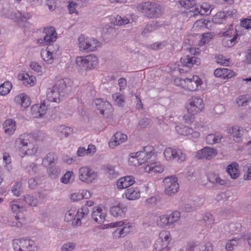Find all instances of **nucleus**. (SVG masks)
<instances>
[{
  "label": "nucleus",
  "instance_id": "obj_14",
  "mask_svg": "<svg viewBox=\"0 0 251 251\" xmlns=\"http://www.w3.org/2000/svg\"><path fill=\"white\" fill-rule=\"evenodd\" d=\"M43 32L45 34L44 37V41L46 44L55 41L57 38V33L53 27L50 26L45 28Z\"/></svg>",
  "mask_w": 251,
  "mask_h": 251
},
{
  "label": "nucleus",
  "instance_id": "obj_10",
  "mask_svg": "<svg viewBox=\"0 0 251 251\" xmlns=\"http://www.w3.org/2000/svg\"><path fill=\"white\" fill-rule=\"evenodd\" d=\"M189 101V103L186 106V109L188 112L197 114L201 111L203 108L202 99L198 96H194Z\"/></svg>",
  "mask_w": 251,
  "mask_h": 251
},
{
  "label": "nucleus",
  "instance_id": "obj_35",
  "mask_svg": "<svg viewBox=\"0 0 251 251\" xmlns=\"http://www.w3.org/2000/svg\"><path fill=\"white\" fill-rule=\"evenodd\" d=\"M176 130L178 134L183 136L191 135L193 132V129L192 128L184 125L176 126Z\"/></svg>",
  "mask_w": 251,
  "mask_h": 251
},
{
  "label": "nucleus",
  "instance_id": "obj_18",
  "mask_svg": "<svg viewBox=\"0 0 251 251\" xmlns=\"http://www.w3.org/2000/svg\"><path fill=\"white\" fill-rule=\"evenodd\" d=\"M18 79L23 81L24 85L26 87L33 86L36 81V78L35 76L29 75L28 74H19Z\"/></svg>",
  "mask_w": 251,
  "mask_h": 251
},
{
  "label": "nucleus",
  "instance_id": "obj_43",
  "mask_svg": "<svg viewBox=\"0 0 251 251\" xmlns=\"http://www.w3.org/2000/svg\"><path fill=\"white\" fill-rule=\"evenodd\" d=\"M75 63L77 67L80 70H84L87 71L86 69V56H78L75 59Z\"/></svg>",
  "mask_w": 251,
  "mask_h": 251
},
{
  "label": "nucleus",
  "instance_id": "obj_12",
  "mask_svg": "<svg viewBox=\"0 0 251 251\" xmlns=\"http://www.w3.org/2000/svg\"><path fill=\"white\" fill-rule=\"evenodd\" d=\"M181 84L184 82L186 84L187 89L193 91L197 90L199 86L201 84V80L198 75L193 76L191 78H186L180 80Z\"/></svg>",
  "mask_w": 251,
  "mask_h": 251
},
{
  "label": "nucleus",
  "instance_id": "obj_37",
  "mask_svg": "<svg viewBox=\"0 0 251 251\" xmlns=\"http://www.w3.org/2000/svg\"><path fill=\"white\" fill-rule=\"evenodd\" d=\"M48 46L47 50H49V52L51 53L55 58L61 53V51L59 50V46L57 44H48Z\"/></svg>",
  "mask_w": 251,
  "mask_h": 251
},
{
  "label": "nucleus",
  "instance_id": "obj_5",
  "mask_svg": "<svg viewBox=\"0 0 251 251\" xmlns=\"http://www.w3.org/2000/svg\"><path fill=\"white\" fill-rule=\"evenodd\" d=\"M78 46L80 50L88 52L96 50L99 46V42L93 38L85 37L81 34L78 37Z\"/></svg>",
  "mask_w": 251,
  "mask_h": 251
},
{
  "label": "nucleus",
  "instance_id": "obj_27",
  "mask_svg": "<svg viewBox=\"0 0 251 251\" xmlns=\"http://www.w3.org/2000/svg\"><path fill=\"white\" fill-rule=\"evenodd\" d=\"M125 196L129 200H134L140 198V192L137 188L131 187L126 190Z\"/></svg>",
  "mask_w": 251,
  "mask_h": 251
},
{
  "label": "nucleus",
  "instance_id": "obj_1",
  "mask_svg": "<svg viewBox=\"0 0 251 251\" xmlns=\"http://www.w3.org/2000/svg\"><path fill=\"white\" fill-rule=\"evenodd\" d=\"M33 138L30 134L21 135L15 141V147L21 156L32 155L36 153L38 148L33 143Z\"/></svg>",
  "mask_w": 251,
  "mask_h": 251
},
{
  "label": "nucleus",
  "instance_id": "obj_49",
  "mask_svg": "<svg viewBox=\"0 0 251 251\" xmlns=\"http://www.w3.org/2000/svg\"><path fill=\"white\" fill-rule=\"evenodd\" d=\"M179 3L182 6L185 8H192V10H194V6L196 5V3L194 0H180Z\"/></svg>",
  "mask_w": 251,
  "mask_h": 251
},
{
  "label": "nucleus",
  "instance_id": "obj_45",
  "mask_svg": "<svg viewBox=\"0 0 251 251\" xmlns=\"http://www.w3.org/2000/svg\"><path fill=\"white\" fill-rule=\"evenodd\" d=\"M170 226L178 221L180 217V213L177 211L173 212L170 215H168Z\"/></svg>",
  "mask_w": 251,
  "mask_h": 251
},
{
  "label": "nucleus",
  "instance_id": "obj_16",
  "mask_svg": "<svg viewBox=\"0 0 251 251\" xmlns=\"http://www.w3.org/2000/svg\"><path fill=\"white\" fill-rule=\"evenodd\" d=\"M135 183L133 176H127L118 179L117 182V187L119 189L126 188Z\"/></svg>",
  "mask_w": 251,
  "mask_h": 251
},
{
  "label": "nucleus",
  "instance_id": "obj_55",
  "mask_svg": "<svg viewBox=\"0 0 251 251\" xmlns=\"http://www.w3.org/2000/svg\"><path fill=\"white\" fill-rule=\"evenodd\" d=\"M11 209L13 212H20L25 210V207L23 205L17 203V201H13L11 202Z\"/></svg>",
  "mask_w": 251,
  "mask_h": 251
},
{
  "label": "nucleus",
  "instance_id": "obj_3",
  "mask_svg": "<svg viewBox=\"0 0 251 251\" xmlns=\"http://www.w3.org/2000/svg\"><path fill=\"white\" fill-rule=\"evenodd\" d=\"M75 210L71 209L65 214V220L66 222L72 221V224L74 226H79L81 225V220L85 218L89 213V210L86 206H82L77 210L75 217Z\"/></svg>",
  "mask_w": 251,
  "mask_h": 251
},
{
  "label": "nucleus",
  "instance_id": "obj_59",
  "mask_svg": "<svg viewBox=\"0 0 251 251\" xmlns=\"http://www.w3.org/2000/svg\"><path fill=\"white\" fill-rule=\"evenodd\" d=\"M180 209L186 212H190L196 210V208L192 206L190 204L183 203L180 205Z\"/></svg>",
  "mask_w": 251,
  "mask_h": 251
},
{
  "label": "nucleus",
  "instance_id": "obj_25",
  "mask_svg": "<svg viewBox=\"0 0 251 251\" xmlns=\"http://www.w3.org/2000/svg\"><path fill=\"white\" fill-rule=\"evenodd\" d=\"M242 130L238 126H234L227 129L228 133L235 138L234 140L236 142H239L242 135Z\"/></svg>",
  "mask_w": 251,
  "mask_h": 251
},
{
  "label": "nucleus",
  "instance_id": "obj_57",
  "mask_svg": "<svg viewBox=\"0 0 251 251\" xmlns=\"http://www.w3.org/2000/svg\"><path fill=\"white\" fill-rule=\"evenodd\" d=\"M75 247V244L74 243H67L64 244L61 248V251H73Z\"/></svg>",
  "mask_w": 251,
  "mask_h": 251
},
{
  "label": "nucleus",
  "instance_id": "obj_40",
  "mask_svg": "<svg viewBox=\"0 0 251 251\" xmlns=\"http://www.w3.org/2000/svg\"><path fill=\"white\" fill-rule=\"evenodd\" d=\"M11 83L9 82H5L0 86V95L4 96L9 93L12 89Z\"/></svg>",
  "mask_w": 251,
  "mask_h": 251
},
{
  "label": "nucleus",
  "instance_id": "obj_13",
  "mask_svg": "<svg viewBox=\"0 0 251 251\" xmlns=\"http://www.w3.org/2000/svg\"><path fill=\"white\" fill-rule=\"evenodd\" d=\"M216 154V150L206 147L199 151L196 155V157L198 159H210Z\"/></svg>",
  "mask_w": 251,
  "mask_h": 251
},
{
  "label": "nucleus",
  "instance_id": "obj_60",
  "mask_svg": "<svg viewBox=\"0 0 251 251\" xmlns=\"http://www.w3.org/2000/svg\"><path fill=\"white\" fill-rule=\"evenodd\" d=\"M196 113H193L192 112H188L183 116V119L186 123H192L195 118V115Z\"/></svg>",
  "mask_w": 251,
  "mask_h": 251
},
{
  "label": "nucleus",
  "instance_id": "obj_34",
  "mask_svg": "<svg viewBox=\"0 0 251 251\" xmlns=\"http://www.w3.org/2000/svg\"><path fill=\"white\" fill-rule=\"evenodd\" d=\"M57 132L60 137L64 138L70 135L73 132V129L70 127L61 125L58 127Z\"/></svg>",
  "mask_w": 251,
  "mask_h": 251
},
{
  "label": "nucleus",
  "instance_id": "obj_56",
  "mask_svg": "<svg viewBox=\"0 0 251 251\" xmlns=\"http://www.w3.org/2000/svg\"><path fill=\"white\" fill-rule=\"evenodd\" d=\"M216 61L217 63L225 66H227L229 64V59L225 58L222 55H219L216 56Z\"/></svg>",
  "mask_w": 251,
  "mask_h": 251
},
{
  "label": "nucleus",
  "instance_id": "obj_54",
  "mask_svg": "<svg viewBox=\"0 0 251 251\" xmlns=\"http://www.w3.org/2000/svg\"><path fill=\"white\" fill-rule=\"evenodd\" d=\"M225 11L217 12L214 17L213 21L215 23H222L223 20L226 18Z\"/></svg>",
  "mask_w": 251,
  "mask_h": 251
},
{
  "label": "nucleus",
  "instance_id": "obj_7",
  "mask_svg": "<svg viewBox=\"0 0 251 251\" xmlns=\"http://www.w3.org/2000/svg\"><path fill=\"white\" fill-rule=\"evenodd\" d=\"M177 178L174 176H169L163 179L165 186V193L168 196L176 193L179 189V185Z\"/></svg>",
  "mask_w": 251,
  "mask_h": 251
},
{
  "label": "nucleus",
  "instance_id": "obj_31",
  "mask_svg": "<svg viewBox=\"0 0 251 251\" xmlns=\"http://www.w3.org/2000/svg\"><path fill=\"white\" fill-rule=\"evenodd\" d=\"M57 158L56 155L53 153H49L47 154L46 156L42 160L43 165L48 168L52 165L56 161Z\"/></svg>",
  "mask_w": 251,
  "mask_h": 251
},
{
  "label": "nucleus",
  "instance_id": "obj_19",
  "mask_svg": "<svg viewBox=\"0 0 251 251\" xmlns=\"http://www.w3.org/2000/svg\"><path fill=\"white\" fill-rule=\"evenodd\" d=\"M4 132L8 135H11L14 133L16 129V122L11 119L6 120L3 124Z\"/></svg>",
  "mask_w": 251,
  "mask_h": 251
},
{
  "label": "nucleus",
  "instance_id": "obj_2",
  "mask_svg": "<svg viewBox=\"0 0 251 251\" xmlns=\"http://www.w3.org/2000/svg\"><path fill=\"white\" fill-rule=\"evenodd\" d=\"M137 9L144 14V16L149 19L158 18L161 17L164 12L163 8L159 4L151 1H145L139 3Z\"/></svg>",
  "mask_w": 251,
  "mask_h": 251
},
{
  "label": "nucleus",
  "instance_id": "obj_62",
  "mask_svg": "<svg viewBox=\"0 0 251 251\" xmlns=\"http://www.w3.org/2000/svg\"><path fill=\"white\" fill-rule=\"evenodd\" d=\"M151 120L147 118L144 117L138 122V126L142 128L146 127L151 123Z\"/></svg>",
  "mask_w": 251,
  "mask_h": 251
},
{
  "label": "nucleus",
  "instance_id": "obj_64",
  "mask_svg": "<svg viewBox=\"0 0 251 251\" xmlns=\"http://www.w3.org/2000/svg\"><path fill=\"white\" fill-rule=\"evenodd\" d=\"M244 171H246L247 173L244 176V178L245 180L251 179V165H248L244 166Z\"/></svg>",
  "mask_w": 251,
  "mask_h": 251
},
{
  "label": "nucleus",
  "instance_id": "obj_52",
  "mask_svg": "<svg viewBox=\"0 0 251 251\" xmlns=\"http://www.w3.org/2000/svg\"><path fill=\"white\" fill-rule=\"evenodd\" d=\"M169 248L168 246L164 245V243L162 241L156 242L154 245V251H168Z\"/></svg>",
  "mask_w": 251,
  "mask_h": 251
},
{
  "label": "nucleus",
  "instance_id": "obj_24",
  "mask_svg": "<svg viewBox=\"0 0 251 251\" xmlns=\"http://www.w3.org/2000/svg\"><path fill=\"white\" fill-rule=\"evenodd\" d=\"M15 101L21 105L24 108L28 107L30 104V100L29 97L24 94H21L15 98Z\"/></svg>",
  "mask_w": 251,
  "mask_h": 251
},
{
  "label": "nucleus",
  "instance_id": "obj_28",
  "mask_svg": "<svg viewBox=\"0 0 251 251\" xmlns=\"http://www.w3.org/2000/svg\"><path fill=\"white\" fill-rule=\"evenodd\" d=\"M96 151V148L93 145H89L87 149L84 147H79L77 151V154L79 156H83L85 155L94 154Z\"/></svg>",
  "mask_w": 251,
  "mask_h": 251
},
{
  "label": "nucleus",
  "instance_id": "obj_23",
  "mask_svg": "<svg viewBox=\"0 0 251 251\" xmlns=\"http://www.w3.org/2000/svg\"><path fill=\"white\" fill-rule=\"evenodd\" d=\"M145 169V171L149 173L151 172L161 173L164 171L163 166L156 162H153L146 165Z\"/></svg>",
  "mask_w": 251,
  "mask_h": 251
},
{
  "label": "nucleus",
  "instance_id": "obj_22",
  "mask_svg": "<svg viewBox=\"0 0 251 251\" xmlns=\"http://www.w3.org/2000/svg\"><path fill=\"white\" fill-rule=\"evenodd\" d=\"M209 7H204L203 5H201L200 8L198 7H195L194 10H191L189 12L193 13V16H196L198 14L203 15H208L211 14L212 10H213L212 8H211V6L209 5Z\"/></svg>",
  "mask_w": 251,
  "mask_h": 251
},
{
  "label": "nucleus",
  "instance_id": "obj_41",
  "mask_svg": "<svg viewBox=\"0 0 251 251\" xmlns=\"http://www.w3.org/2000/svg\"><path fill=\"white\" fill-rule=\"evenodd\" d=\"M251 101V98L249 95H241L238 97L236 102L239 106H245L248 103Z\"/></svg>",
  "mask_w": 251,
  "mask_h": 251
},
{
  "label": "nucleus",
  "instance_id": "obj_46",
  "mask_svg": "<svg viewBox=\"0 0 251 251\" xmlns=\"http://www.w3.org/2000/svg\"><path fill=\"white\" fill-rule=\"evenodd\" d=\"M129 20L126 17H122L120 16L117 15L115 18V21L114 24L120 26L122 25H125L129 23Z\"/></svg>",
  "mask_w": 251,
  "mask_h": 251
},
{
  "label": "nucleus",
  "instance_id": "obj_58",
  "mask_svg": "<svg viewBox=\"0 0 251 251\" xmlns=\"http://www.w3.org/2000/svg\"><path fill=\"white\" fill-rule=\"evenodd\" d=\"M239 26H240V27L238 28V31H239V29L241 27L246 29H249L251 28V20L248 18L243 20L241 21L240 25H239ZM237 27H238V26H236V28Z\"/></svg>",
  "mask_w": 251,
  "mask_h": 251
},
{
  "label": "nucleus",
  "instance_id": "obj_9",
  "mask_svg": "<svg viewBox=\"0 0 251 251\" xmlns=\"http://www.w3.org/2000/svg\"><path fill=\"white\" fill-rule=\"evenodd\" d=\"M165 158L168 160L177 159L179 163H181L186 158L185 154L183 153L180 150L173 149L171 148H166L164 151Z\"/></svg>",
  "mask_w": 251,
  "mask_h": 251
},
{
  "label": "nucleus",
  "instance_id": "obj_32",
  "mask_svg": "<svg viewBox=\"0 0 251 251\" xmlns=\"http://www.w3.org/2000/svg\"><path fill=\"white\" fill-rule=\"evenodd\" d=\"M48 174L52 178H56L60 175L61 169L59 166L52 165L48 167Z\"/></svg>",
  "mask_w": 251,
  "mask_h": 251
},
{
  "label": "nucleus",
  "instance_id": "obj_48",
  "mask_svg": "<svg viewBox=\"0 0 251 251\" xmlns=\"http://www.w3.org/2000/svg\"><path fill=\"white\" fill-rule=\"evenodd\" d=\"M112 98L115 101L116 104L120 106L123 105L125 102V97L120 94H115L112 95Z\"/></svg>",
  "mask_w": 251,
  "mask_h": 251
},
{
  "label": "nucleus",
  "instance_id": "obj_30",
  "mask_svg": "<svg viewBox=\"0 0 251 251\" xmlns=\"http://www.w3.org/2000/svg\"><path fill=\"white\" fill-rule=\"evenodd\" d=\"M86 69L87 71L95 68L98 65V58L97 56L92 55L86 56Z\"/></svg>",
  "mask_w": 251,
  "mask_h": 251
},
{
  "label": "nucleus",
  "instance_id": "obj_20",
  "mask_svg": "<svg viewBox=\"0 0 251 251\" xmlns=\"http://www.w3.org/2000/svg\"><path fill=\"white\" fill-rule=\"evenodd\" d=\"M126 208L122 204H118L117 205L113 206L110 208L111 215L115 217H122L125 215Z\"/></svg>",
  "mask_w": 251,
  "mask_h": 251
},
{
  "label": "nucleus",
  "instance_id": "obj_26",
  "mask_svg": "<svg viewBox=\"0 0 251 251\" xmlns=\"http://www.w3.org/2000/svg\"><path fill=\"white\" fill-rule=\"evenodd\" d=\"M226 171L231 178L233 179L237 178L239 175L238 165L235 162L229 165L227 167Z\"/></svg>",
  "mask_w": 251,
  "mask_h": 251
},
{
  "label": "nucleus",
  "instance_id": "obj_8",
  "mask_svg": "<svg viewBox=\"0 0 251 251\" xmlns=\"http://www.w3.org/2000/svg\"><path fill=\"white\" fill-rule=\"evenodd\" d=\"M79 179L84 182L90 183L97 177V173L90 168L83 167L78 171Z\"/></svg>",
  "mask_w": 251,
  "mask_h": 251
},
{
  "label": "nucleus",
  "instance_id": "obj_11",
  "mask_svg": "<svg viewBox=\"0 0 251 251\" xmlns=\"http://www.w3.org/2000/svg\"><path fill=\"white\" fill-rule=\"evenodd\" d=\"M93 104L95 105L96 108L99 111L101 115H108L112 109L111 104L106 101H104L101 99H96L93 100Z\"/></svg>",
  "mask_w": 251,
  "mask_h": 251
},
{
  "label": "nucleus",
  "instance_id": "obj_21",
  "mask_svg": "<svg viewBox=\"0 0 251 251\" xmlns=\"http://www.w3.org/2000/svg\"><path fill=\"white\" fill-rule=\"evenodd\" d=\"M9 226H12L22 227L25 224V220L24 218H20L19 216L9 217L7 220Z\"/></svg>",
  "mask_w": 251,
  "mask_h": 251
},
{
  "label": "nucleus",
  "instance_id": "obj_47",
  "mask_svg": "<svg viewBox=\"0 0 251 251\" xmlns=\"http://www.w3.org/2000/svg\"><path fill=\"white\" fill-rule=\"evenodd\" d=\"M66 87V83L64 80L60 79L56 82L52 87H53L55 90L58 91L61 93L65 89Z\"/></svg>",
  "mask_w": 251,
  "mask_h": 251
},
{
  "label": "nucleus",
  "instance_id": "obj_63",
  "mask_svg": "<svg viewBox=\"0 0 251 251\" xmlns=\"http://www.w3.org/2000/svg\"><path fill=\"white\" fill-rule=\"evenodd\" d=\"M200 251H212V247L210 243L207 244H201L198 246Z\"/></svg>",
  "mask_w": 251,
  "mask_h": 251
},
{
  "label": "nucleus",
  "instance_id": "obj_53",
  "mask_svg": "<svg viewBox=\"0 0 251 251\" xmlns=\"http://www.w3.org/2000/svg\"><path fill=\"white\" fill-rule=\"evenodd\" d=\"M157 24L156 22H152L147 25L143 30L142 34L144 36L147 35L149 33L155 29Z\"/></svg>",
  "mask_w": 251,
  "mask_h": 251
},
{
  "label": "nucleus",
  "instance_id": "obj_38",
  "mask_svg": "<svg viewBox=\"0 0 251 251\" xmlns=\"http://www.w3.org/2000/svg\"><path fill=\"white\" fill-rule=\"evenodd\" d=\"M239 27H240V26H238L236 28V34L234 35L232 38L226 39V38H225L224 39L223 44L225 46H227L229 47H232L234 45V44L235 43V42L238 38V36L239 35L241 34V33H240L239 32V31H238V28Z\"/></svg>",
  "mask_w": 251,
  "mask_h": 251
},
{
  "label": "nucleus",
  "instance_id": "obj_39",
  "mask_svg": "<svg viewBox=\"0 0 251 251\" xmlns=\"http://www.w3.org/2000/svg\"><path fill=\"white\" fill-rule=\"evenodd\" d=\"M127 139V137L126 134L118 132L114 135V140L113 142L115 143V145L116 146L126 142Z\"/></svg>",
  "mask_w": 251,
  "mask_h": 251
},
{
  "label": "nucleus",
  "instance_id": "obj_4",
  "mask_svg": "<svg viewBox=\"0 0 251 251\" xmlns=\"http://www.w3.org/2000/svg\"><path fill=\"white\" fill-rule=\"evenodd\" d=\"M150 147L147 146L144 148L143 151L131 153L129 159V162L134 166L147 162L152 155L151 151L150 150Z\"/></svg>",
  "mask_w": 251,
  "mask_h": 251
},
{
  "label": "nucleus",
  "instance_id": "obj_50",
  "mask_svg": "<svg viewBox=\"0 0 251 251\" xmlns=\"http://www.w3.org/2000/svg\"><path fill=\"white\" fill-rule=\"evenodd\" d=\"M24 201L27 204L32 206H35L38 204L37 198H33L29 195H26L24 197Z\"/></svg>",
  "mask_w": 251,
  "mask_h": 251
},
{
  "label": "nucleus",
  "instance_id": "obj_33",
  "mask_svg": "<svg viewBox=\"0 0 251 251\" xmlns=\"http://www.w3.org/2000/svg\"><path fill=\"white\" fill-rule=\"evenodd\" d=\"M208 180L217 185H224L226 184V182L225 180L222 179L219 176V175L215 173L209 174L208 176Z\"/></svg>",
  "mask_w": 251,
  "mask_h": 251
},
{
  "label": "nucleus",
  "instance_id": "obj_17",
  "mask_svg": "<svg viewBox=\"0 0 251 251\" xmlns=\"http://www.w3.org/2000/svg\"><path fill=\"white\" fill-rule=\"evenodd\" d=\"M180 63L184 66L188 68H191L193 65H199L200 64L199 58L195 56H185L180 59Z\"/></svg>",
  "mask_w": 251,
  "mask_h": 251
},
{
  "label": "nucleus",
  "instance_id": "obj_29",
  "mask_svg": "<svg viewBox=\"0 0 251 251\" xmlns=\"http://www.w3.org/2000/svg\"><path fill=\"white\" fill-rule=\"evenodd\" d=\"M61 95L60 92L55 90V89L52 87L48 89L47 96L50 101L58 102L60 100L59 96Z\"/></svg>",
  "mask_w": 251,
  "mask_h": 251
},
{
  "label": "nucleus",
  "instance_id": "obj_36",
  "mask_svg": "<svg viewBox=\"0 0 251 251\" xmlns=\"http://www.w3.org/2000/svg\"><path fill=\"white\" fill-rule=\"evenodd\" d=\"M41 55L44 61L49 64H52L54 59L55 58L51 53H50L49 50L47 49L42 50Z\"/></svg>",
  "mask_w": 251,
  "mask_h": 251
},
{
  "label": "nucleus",
  "instance_id": "obj_51",
  "mask_svg": "<svg viewBox=\"0 0 251 251\" xmlns=\"http://www.w3.org/2000/svg\"><path fill=\"white\" fill-rule=\"evenodd\" d=\"M22 183L17 182L16 184L12 187L11 191L13 194L17 197L19 196L22 192Z\"/></svg>",
  "mask_w": 251,
  "mask_h": 251
},
{
  "label": "nucleus",
  "instance_id": "obj_15",
  "mask_svg": "<svg viewBox=\"0 0 251 251\" xmlns=\"http://www.w3.org/2000/svg\"><path fill=\"white\" fill-rule=\"evenodd\" d=\"M91 216L95 222L101 224L105 221L106 213L100 207H94Z\"/></svg>",
  "mask_w": 251,
  "mask_h": 251
},
{
  "label": "nucleus",
  "instance_id": "obj_6",
  "mask_svg": "<svg viewBox=\"0 0 251 251\" xmlns=\"http://www.w3.org/2000/svg\"><path fill=\"white\" fill-rule=\"evenodd\" d=\"M13 247L15 251H35L36 249L34 241L27 238L14 239Z\"/></svg>",
  "mask_w": 251,
  "mask_h": 251
},
{
  "label": "nucleus",
  "instance_id": "obj_44",
  "mask_svg": "<svg viewBox=\"0 0 251 251\" xmlns=\"http://www.w3.org/2000/svg\"><path fill=\"white\" fill-rule=\"evenodd\" d=\"M31 113L34 118L40 117H42L43 115L45 114L43 112V111L41 110L39 104H35L32 106L31 108Z\"/></svg>",
  "mask_w": 251,
  "mask_h": 251
},
{
  "label": "nucleus",
  "instance_id": "obj_61",
  "mask_svg": "<svg viewBox=\"0 0 251 251\" xmlns=\"http://www.w3.org/2000/svg\"><path fill=\"white\" fill-rule=\"evenodd\" d=\"M102 32L103 34H108V35H113L115 33V29L114 27L109 26L108 25H106L103 27L102 29Z\"/></svg>",
  "mask_w": 251,
  "mask_h": 251
},
{
  "label": "nucleus",
  "instance_id": "obj_42",
  "mask_svg": "<svg viewBox=\"0 0 251 251\" xmlns=\"http://www.w3.org/2000/svg\"><path fill=\"white\" fill-rule=\"evenodd\" d=\"M222 138V136H221L210 134L206 136V141L207 144L213 145L215 143H219Z\"/></svg>",
  "mask_w": 251,
  "mask_h": 251
}]
</instances>
